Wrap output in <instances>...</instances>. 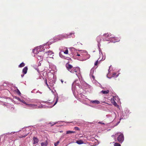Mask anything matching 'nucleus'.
Returning <instances> with one entry per match:
<instances>
[{"label": "nucleus", "mask_w": 146, "mask_h": 146, "mask_svg": "<svg viewBox=\"0 0 146 146\" xmlns=\"http://www.w3.org/2000/svg\"><path fill=\"white\" fill-rule=\"evenodd\" d=\"M62 51L64 54H68V51L67 48H64L62 49Z\"/></svg>", "instance_id": "obj_9"}, {"label": "nucleus", "mask_w": 146, "mask_h": 146, "mask_svg": "<svg viewBox=\"0 0 146 146\" xmlns=\"http://www.w3.org/2000/svg\"><path fill=\"white\" fill-rule=\"evenodd\" d=\"M33 139L34 141L33 144H36L38 142L39 140L37 137H34Z\"/></svg>", "instance_id": "obj_8"}, {"label": "nucleus", "mask_w": 146, "mask_h": 146, "mask_svg": "<svg viewBox=\"0 0 146 146\" xmlns=\"http://www.w3.org/2000/svg\"><path fill=\"white\" fill-rule=\"evenodd\" d=\"M117 134H116L115 135V136H116V135H117Z\"/></svg>", "instance_id": "obj_35"}, {"label": "nucleus", "mask_w": 146, "mask_h": 146, "mask_svg": "<svg viewBox=\"0 0 146 146\" xmlns=\"http://www.w3.org/2000/svg\"><path fill=\"white\" fill-rule=\"evenodd\" d=\"M44 52L40 51L38 52L36 54V57L40 61H42L43 58V56H44Z\"/></svg>", "instance_id": "obj_2"}, {"label": "nucleus", "mask_w": 146, "mask_h": 146, "mask_svg": "<svg viewBox=\"0 0 146 146\" xmlns=\"http://www.w3.org/2000/svg\"><path fill=\"white\" fill-rule=\"evenodd\" d=\"M28 135V134H26L25 135H20L19 136V137L20 138H22L23 137H25Z\"/></svg>", "instance_id": "obj_18"}, {"label": "nucleus", "mask_w": 146, "mask_h": 146, "mask_svg": "<svg viewBox=\"0 0 146 146\" xmlns=\"http://www.w3.org/2000/svg\"><path fill=\"white\" fill-rule=\"evenodd\" d=\"M109 91L108 90H105V91L102 90L101 92V93H102L103 94H108L109 93Z\"/></svg>", "instance_id": "obj_13"}, {"label": "nucleus", "mask_w": 146, "mask_h": 146, "mask_svg": "<svg viewBox=\"0 0 146 146\" xmlns=\"http://www.w3.org/2000/svg\"><path fill=\"white\" fill-rule=\"evenodd\" d=\"M46 54L48 56V57L50 58H53V56H54V52L51 51H48V52H46Z\"/></svg>", "instance_id": "obj_6"}, {"label": "nucleus", "mask_w": 146, "mask_h": 146, "mask_svg": "<svg viewBox=\"0 0 146 146\" xmlns=\"http://www.w3.org/2000/svg\"><path fill=\"white\" fill-rule=\"evenodd\" d=\"M75 133V132L72 131H66V133L67 134H70V133Z\"/></svg>", "instance_id": "obj_16"}, {"label": "nucleus", "mask_w": 146, "mask_h": 146, "mask_svg": "<svg viewBox=\"0 0 146 146\" xmlns=\"http://www.w3.org/2000/svg\"><path fill=\"white\" fill-rule=\"evenodd\" d=\"M76 55L78 56H80V54H78V53H77L76 54Z\"/></svg>", "instance_id": "obj_31"}, {"label": "nucleus", "mask_w": 146, "mask_h": 146, "mask_svg": "<svg viewBox=\"0 0 146 146\" xmlns=\"http://www.w3.org/2000/svg\"><path fill=\"white\" fill-rule=\"evenodd\" d=\"M70 72L72 73L75 74L78 77L80 75V70L78 67H74Z\"/></svg>", "instance_id": "obj_1"}, {"label": "nucleus", "mask_w": 146, "mask_h": 146, "mask_svg": "<svg viewBox=\"0 0 146 146\" xmlns=\"http://www.w3.org/2000/svg\"><path fill=\"white\" fill-rule=\"evenodd\" d=\"M24 103L26 104L29 106V107L33 108H36V107L37 106V105H36L34 104H26V103L25 102H23Z\"/></svg>", "instance_id": "obj_7"}, {"label": "nucleus", "mask_w": 146, "mask_h": 146, "mask_svg": "<svg viewBox=\"0 0 146 146\" xmlns=\"http://www.w3.org/2000/svg\"><path fill=\"white\" fill-rule=\"evenodd\" d=\"M24 74H22V75H21V77H23L24 76Z\"/></svg>", "instance_id": "obj_32"}, {"label": "nucleus", "mask_w": 146, "mask_h": 146, "mask_svg": "<svg viewBox=\"0 0 146 146\" xmlns=\"http://www.w3.org/2000/svg\"><path fill=\"white\" fill-rule=\"evenodd\" d=\"M41 146H46L47 144L46 142H42L41 144Z\"/></svg>", "instance_id": "obj_17"}, {"label": "nucleus", "mask_w": 146, "mask_h": 146, "mask_svg": "<svg viewBox=\"0 0 146 146\" xmlns=\"http://www.w3.org/2000/svg\"><path fill=\"white\" fill-rule=\"evenodd\" d=\"M99 123H102L101 122H99ZM102 124H104V123H102Z\"/></svg>", "instance_id": "obj_33"}, {"label": "nucleus", "mask_w": 146, "mask_h": 146, "mask_svg": "<svg viewBox=\"0 0 146 146\" xmlns=\"http://www.w3.org/2000/svg\"><path fill=\"white\" fill-rule=\"evenodd\" d=\"M76 143L78 144H81L84 143V141L83 140H79L76 141Z\"/></svg>", "instance_id": "obj_11"}, {"label": "nucleus", "mask_w": 146, "mask_h": 146, "mask_svg": "<svg viewBox=\"0 0 146 146\" xmlns=\"http://www.w3.org/2000/svg\"><path fill=\"white\" fill-rule=\"evenodd\" d=\"M104 36L106 37H108L109 36H111L110 33H105L104 34Z\"/></svg>", "instance_id": "obj_14"}, {"label": "nucleus", "mask_w": 146, "mask_h": 146, "mask_svg": "<svg viewBox=\"0 0 146 146\" xmlns=\"http://www.w3.org/2000/svg\"><path fill=\"white\" fill-rule=\"evenodd\" d=\"M66 67L68 70L70 72L72 71L73 68H74L72 65L68 63H67L66 64Z\"/></svg>", "instance_id": "obj_5"}, {"label": "nucleus", "mask_w": 146, "mask_h": 146, "mask_svg": "<svg viewBox=\"0 0 146 146\" xmlns=\"http://www.w3.org/2000/svg\"><path fill=\"white\" fill-rule=\"evenodd\" d=\"M25 65L24 63L23 62H22L21 64H20V65L19 66V68H21L24 66Z\"/></svg>", "instance_id": "obj_15"}, {"label": "nucleus", "mask_w": 146, "mask_h": 146, "mask_svg": "<svg viewBox=\"0 0 146 146\" xmlns=\"http://www.w3.org/2000/svg\"><path fill=\"white\" fill-rule=\"evenodd\" d=\"M111 102L112 104L114 103L115 101L113 98H111Z\"/></svg>", "instance_id": "obj_25"}, {"label": "nucleus", "mask_w": 146, "mask_h": 146, "mask_svg": "<svg viewBox=\"0 0 146 146\" xmlns=\"http://www.w3.org/2000/svg\"><path fill=\"white\" fill-rule=\"evenodd\" d=\"M74 33H69V34H64L63 35H60L58 36L60 37V38H58V39L59 40L61 38H68L69 37H70L69 36L70 35H71L72 34L74 35Z\"/></svg>", "instance_id": "obj_3"}, {"label": "nucleus", "mask_w": 146, "mask_h": 146, "mask_svg": "<svg viewBox=\"0 0 146 146\" xmlns=\"http://www.w3.org/2000/svg\"><path fill=\"white\" fill-rule=\"evenodd\" d=\"M59 55L60 57H62V55L61 52L59 53Z\"/></svg>", "instance_id": "obj_29"}, {"label": "nucleus", "mask_w": 146, "mask_h": 146, "mask_svg": "<svg viewBox=\"0 0 146 146\" xmlns=\"http://www.w3.org/2000/svg\"><path fill=\"white\" fill-rule=\"evenodd\" d=\"M15 133V132H11V133H10V135H12L13 134H14Z\"/></svg>", "instance_id": "obj_30"}, {"label": "nucleus", "mask_w": 146, "mask_h": 146, "mask_svg": "<svg viewBox=\"0 0 146 146\" xmlns=\"http://www.w3.org/2000/svg\"><path fill=\"white\" fill-rule=\"evenodd\" d=\"M97 41L98 42L99 41V40H100V37L99 36H98L96 38Z\"/></svg>", "instance_id": "obj_26"}, {"label": "nucleus", "mask_w": 146, "mask_h": 146, "mask_svg": "<svg viewBox=\"0 0 146 146\" xmlns=\"http://www.w3.org/2000/svg\"><path fill=\"white\" fill-rule=\"evenodd\" d=\"M113 104L115 106H117V103H116L115 102H114V103H113Z\"/></svg>", "instance_id": "obj_28"}, {"label": "nucleus", "mask_w": 146, "mask_h": 146, "mask_svg": "<svg viewBox=\"0 0 146 146\" xmlns=\"http://www.w3.org/2000/svg\"><path fill=\"white\" fill-rule=\"evenodd\" d=\"M114 146H121L120 144L117 143H115L114 144Z\"/></svg>", "instance_id": "obj_20"}, {"label": "nucleus", "mask_w": 146, "mask_h": 146, "mask_svg": "<svg viewBox=\"0 0 146 146\" xmlns=\"http://www.w3.org/2000/svg\"><path fill=\"white\" fill-rule=\"evenodd\" d=\"M74 129L76 130H79V128L77 127H75L74 128Z\"/></svg>", "instance_id": "obj_27"}, {"label": "nucleus", "mask_w": 146, "mask_h": 146, "mask_svg": "<svg viewBox=\"0 0 146 146\" xmlns=\"http://www.w3.org/2000/svg\"><path fill=\"white\" fill-rule=\"evenodd\" d=\"M45 83L46 84V86H47L48 87V88L50 89V88L49 87V86L48 85L47 83V80L46 79L45 80Z\"/></svg>", "instance_id": "obj_23"}, {"label": "nucleus", "mask_w": 146, "mask_h": 146, "mask_svg": "<svg viewBox=\"0 0 146 146\" xmlns=\"http://www.w3.org/2000/svg\"><path fill=\"white\" fill-rule=\"evenodd\" d=\"M117 139L118 141L120 143H121L124 140V136L122 134H121L118 135Z\"/></svg>", "instance_id": "obj_4"}, {"label": "nucleus", "mask_w": 146, "mask_h": 146, "mask_svg": "<svg viewBox=\"0 0 146 146\" xmlns=\"http://www.w3.org/2000/svg\"><path fill=\"white\" fill-rule=\"evenodd\" d=\"M58 97H56V102H55L54 104L53 105V106H54L55 105L56 103H57L58 101Z\"/></svg>", "instance_id": "obj_19"}, {"label": "nucleus", "mask_w": 146, "mask_h": 146, "mask_svg": "<svg viewBox=\"0 0 146 146\" xmlns=\"http://www.w3.org/2000/svg\"><path fill=\"white\" fill-rule=\"evenodd\" d=\"M59 141H58L56 142V143H55L54 144V146H57L58 145L59 143Z\"/></svg>", "instance_id": "obj_21"}, {"label": "nucleus", "mask_w": 146, "mask_h": 146, "mask_svg": "<svg viewBox=\"0 0 146 146\" xmlns=\"http://www.w3.org/2000/svg\"><path fill=\"white\" fill-rule=\"evenodd\" d=\"M28 70V68L27 67H25L23 69L22 72L24 74H25L27 73Z\"/></svg>", "instance_id": "obj_10"}, {"label": "nucleus", "mask_w": 146, "mask_h": 146, "mask_svg": "<svg viewBox=\"0 0 146 146\" xmlns=\"http://www.w3.org/2000/svg\"><path fill=\"white\" fill-rule=\"evenodd\" d=\"M61 82H62V83H63V81H62V80H61Z\"/></svg>", "instance_id": "obj_34"}, {"label": "nucleus", "mask_w": 146, "mask_h": 146, "mask_svg": "<svg viewBox=\"0 0 146 146\" xmlns=\"http://www.w3.org/2000/svg\"><path fill=\"white\" fill-rule=\"evenodd\" d=\"M90 102L92 103L96 104H99L100 103V102L97 100H92Z\"/></svg>", "instance_id": "obj_12"}, {"label": "nucleus", "mask_w": 146, "mask_h": 146, "mask_svg": "<svg viewBox=\"0 0 146 146\" xmlns=\"http://www.w3.org/2000/svg\"><path fill=\"white\" fill-rule=\"evenodd\" d=\"M17 92L19 95H20L21 94V93L20 92L19 90L18 89H17Z\"/></svg>", "instance_id": "obj_24"}, {"label": "nucleus", "mask_w": 146, "mask_h": 146, "mask_svg": "<svg viewBox=\"0 0 146 146\" xmlns=\"http://www.w3.org/2000/svg\"><path fill=\"white\" fill-rule=\"evenodd\" d=\"M98 60L94 63L95 66H97L98 65Z\"/></svg>", "instance_id": "obj_22"}]
</instances>
